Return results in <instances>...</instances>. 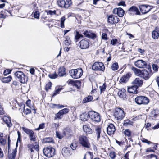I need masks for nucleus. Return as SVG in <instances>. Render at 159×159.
<instances>
[{"mask_svg": "<svg viewBox=\"0 0 159 159\" xmlns=\"http://www.w3.org/2000/svg\"><path fill=\"white\" fill-rule=\"evenodd\" d=\"M152 68L153 70L155 71H157L158 70V66L155 64H153L152 65Z\"/></svg>", "mask_w": 159, "mask_h": 159, "instance_id": "nucleus-60", "label": "nucleus"}, {"mask_svg": "<svg viewBox=\"0 0 159 159\" xmlns=\"http://www.w3.org/2000/svg\"><path fill=\"white\" fill-rule=\"evenodd\" d=\"M27 147L30 150L31 152H34L33 149H35L37 151L39 150L38 143L37 142H35L34 144H29L28 145Z\"/></svg>", "mask_w": 159, "mask_h": 159, "instance_id": "nucleus-19", "label": "nucleus"}, {"mask_svg": "<svg viewBox=\"0 0 159 159\" xmlns=\"http://www.w3.org/2000/svg\"><path fill=\"white\" fill-rule=\"evenodd\" d=\"M118 65L117 63H115L113 64L111 67V69L112 70L115 71L118 68Z\"/></svg>", "mask_w": 159, "mask_h": 159, "instance_id": "nucleus-44", "label": "nucleus"}, {"mask_svg": "<svg viewBox=\"0 0 159 159\" xmlns=\"http://www.w3.org/2000/svg\"><path fill=\"white\" fill-rule=\"evenodd\" d=\"M106 88V85L105 83H104L102 86H99V89L100 90V93H101L102 92L105 91Z\"/></svg>", "mask_w": 159, "mask_h": 159, "instance_id": "nucleus-42", "label": "nucleus"}, {"mask_svg": "<svg viewBox=\"0 0 159 159\" xmlns=\"http://www.w3.org/2000/svg\"><path fill=\"white\" fill-rule=\"evenodd\" d=\"M59 126V123H54L52 124V127L53 128H57Z\"/></svg>", "mask_w": 159, "mask_h": 159, "instance_id": "nucleus-55", "label": "nucleus"}, {"mask_svg": "<svg viewBox=\"0 0 159 159\" xmlns=\"http://www.w3.org/2000/svg\"><path fill=\"white\" fill-rule=\"evenodd\" d=\"M113 13L115 14H117L120 17H122L124 14V11L121 8H115L113 11Z\"/></svg>", "mask_w": 159, "mask_h": 159, "instance_id": "nucleus-16", "label": "nucleus"}, {"mask_svg": "<svg viewBox=\"0 0 159 159\" xmlns=\"http://www.w3.org/2000/svg\"><path fill=\"white\" fill-rule=\"evenodd\" d=\"M11 70L9 69H7L4 71L3 74L4 76H6L7 75L9 74L11 72Z\"/></svg>", "mask_w": 159, "mask_h": 159, "instance_id": "nucleus-56", "label": "nucleus"}, {"mask_svg": "<svg viewBox=\"0 0 159 159\" xmlns=\"http://www.w3.org/2000/svg\"><path fill=\"white\" fill-rule=\"evenodd\" d=\"M57 2L59 6L65 8H68L72 4L71 0H58Z\"/></svg>", "mask_w": 159, "mask_h": 159, "instance_id": "nucleus-10", "label": "nucleus"}, {"mask_svg": "<svg viewBox=\"0 0 159 159\" xmlns=\"http://www.w3.org/2000/svg\"><path fill=\"white\" fill-rule=\"evenodd\" d=\"M63 115L64 114H65L67 113L69 111V109L67 108H65L62 110H60L59 111Z\"/></svg>", "mask_w": 159, "mask_h": 159, "instance_id": "nucleus-47", "label": "nucleus"}, {"mask_svg": "<svg viewBox=\"0 0 159 159\" xmlns=\"http://www.w3.org/2000/svg\"><path fill=\"white\" fill-rule=\"evenodd\" d=\"M105 68L104 65L101 62H95L92 66V69L96 71H103L104 70Z\"/></svg>", "mask_w": 159, "mask_h": 159, "instance_id": "nucleus-9", "label": "nucleus"}, {"mask_svg": "<svg viewBox=\"0 0 159 159\" xmlns=\"http://www.w3.org/2000/svg\"><path fill=\"white\" fill-rule=\"evenodd\" d=\"M16 149H14L13 150L12 153L9 154L8 155V157L9 159H14L16 155Z\"/></svg>", "mask_w": 159, "mask_h": 159, "instance_id": "nucleus-33", "label": "nucleus"}, {"mask_svg": "<svg viewBox=\"0 0 159 159\" xmlns=\"http://www.w3.org/2000/svg\"><path fill=\"white\" fill-rule=\"evenodd\" d=\"M65 20V17L63 16L61 18V27L62 28L64 27V22Z\"/></svg>", "mask_w": 159, "mask_h": 159, "instance_id": "nucleus-49", "label": "nucleus"}, {"mask_svg": "<svg viewBox=\"0 0 159 159\" xmlns=\"http://www.w3.org/2000/svg\"><path fill=\"white\" fill-rule=\"evenodd\" d=\"M133 124V122L127 120L124 121L123 125L125 126H127L129 125H132Z\"/></svg>", "mask_w": 159, "mask_h": 159, "instance_id": "nucleus-43", "label": "nucleus"}, {"mask_svg": "<svg viewBox=\"0 0 159 159\" xmlns=\"http://www.w3.org/2000/svg\"><path fill=\"white\" fill-rule=\"evenodd\" d=\"M70 146L72 149L73 150H74L76 149L77 145L76 143H72L70 145Z\"/></svg>", "mask_w": 159, "mask_h": 159, "instance_id": "nucleus-52", "label": "nucleus"}, {"mask_svg": "<svg viewBox=\"0 0 159 159\" xmlns=\"http://www.w3.org/2000/svg\"><path fill=\"white\" fill-rule=\"evenodd\" d=\"M63 115L64 114H65L67 113L69 111V109L67 108H65L62 110H60L59 111Z\"/></svg>", "mask_w": 159, "mask_h": 159, "instance_id": "nucleus-48", "label": "nucleus"}, {"mask_svg": "<svg viewBox=\"0 0 159 159\" xmlns=\"http://www.w3.org/2000/svg\"><path fill=\"white\" fill-rule=\"evenodd\" d=\"M83 130L87 134H91L93 133L92 129L87 125H84L83 126Z\"/></svg>", "mask_w": 159, "mask_h": 159, "instance_id": "nucleus-26", "label": "nucleus"}, {"mask_svg": "<svg viewBox=\"0 0 159 159\" xmlns=\"http://www.w3.org/2000/svg\"><path fill=\"white\" fill-rule=\"evenodd\" d=\"M130 14L136 15H140V13L138 8L135 6H132L128 10Z\"/></svg>", "mask_w": 159, "mask_h": 159, "instance_id": "nucleus-17", "label": "nucleus"}, {"mask_svg": "<svg viewBox=\"0 0 159 159\" xmlns=\"http://www.w3.org/2000/svg\"><path fill=\"white\" fill-rule=\"evenodd\" d=\"M119 21V18L116 16L111 15H109L108 17V21L111 24L117 23Z\"/></svg>", "mask_w": 159, "mask_h": 159, "instance_id": "nucleus-13", "label": "nucleus"}, {"mask_svg": "<svg viewBox=\"0 0 159 159\" xmlns=\"http://www.w3.org/2000/svg\"><path fill=\"white\" fill-rule=\"evenodd\" d=\"M63 115L61 113L60 111H59L58 113L55 114L54 119L55 120H60L63 117Z\"/></svg>", "mask_w": 159, "mask_h": 159, "instance_id": "nucleus-35", "label": "nucleus"}, {"mask_svg": "<svg viewBox=\"0 0 159 159\" xmlns=\"http://www.w3.org/2000/svg\"><path fill=\"white\" fill-rule=\"evenodd\" d=\"M56 11L55 10L52 11L50 10H46V11L44 12V14H45L46 13L47 15H53L56 14Z\"/></svg>", "mask_w": 159, "mask_h": 159, "instance_id": "nucleus-38", "label": "nucleus"}, {"mask_svg": "<svg viewBox=\"0 0 159 159\" xmlns=\"http://www.w3.org/2000/svg\"><path fill=\"white\" fill-rule=\"evenodd\" d=\"M4 111L3 108L2 107L1 103H0V115H3L4 114Z\"/></svg>", "mask_w": 159, "mask_h": 159, "instance_id": "nucleus-62", "label": "nucleus"}, {"mask_svg": "<svg viewBox=\"0 0 159 159\" xmlns=\"http://www.w3.org/2000/svg\"><path fill=\"white\" fill-rule=\"evenodd\" d=\"M48 76L51 79H54L57 77V74L56 72H54L53 73L50 74L48 75Z\"/></svg>", "mask_w": 159, "mask_h": 159, "instance_id": "nucleus-45", "label": "nucleus"}, {"mask_svg": "<svg viewBox=\"0 0 159 159\" xmlns=\"http://www.w3.org/2000/svg\"><path fill=\"white\" fill-rule=\"evenodd\" d=\"M43 141L44 142L46 143H53V140L51 137H46L44 139Z\"/></svg>", "mask_w": 159, "mask_h": 159, "instance_id": "nucleus-40", "label": "nucleus"}, {"mask_svg": "<svg viewBox=\"0 0 159 159\" xmlns=\"http://www.w3.org/2000/svg\"><path fill=\"white\" fill-rule=\"evenodd\" d=\"M79 143L82 146L87 148H89L90 144L89 140L84 135L80 136L79 139Z\"/></svg>", "mask_w": 159, "mask_h": 159, "instance_id": "nucleus-6", "label": "nucleus"}, {"mask_svg": "<svg viewBox=\"0 0 159 159\" xmlns=\"http://www.w3.org/2000/svg\"><path fill=\"white\" fill-rule=\"evenodd\" d=\"M84 35L86 37L92 39H94L96 37V35L94 33H92L89 30H86L83 33Z\"/></svg>", "mask_w": 159, "mask_h": 159, "instance_id": "nucleus-15", "label": "nucleus"}, {"mask_svg": "<svg viewBox=\"0 0 159 159\" xmlns=\"http://www.w3.org/2000/svg\"><path fill=\"white\" fill-rule=\"evenodd\" d=\"M143 81L142 80L140 79L139 78H136L132 82L133 84L135 86H141L143 84Z\"/></svg>", "mask_w": 159, "mask_h": 159, "instance_id": "nucleus-24", "label": "nucleus"}, {"mask_svg": "<svg viewBox=\"0 0 159 159\" xmlns=\"http://www.w3.org/2000/svg\"><path fill=\"white\" fill-rule=\"evenodd\" d=\"M152 75V72L150 70L148 71L144 69L142 70L140 77L145 80L148 79Z\"/></svg>", "mask_w": 159, "mask_h": 159, "instance_id": "nucleus-12", "label": "nucleus"}, {"mask_svg": "<svg viewBox=\"0 0 159 159\" xmlns=\"http://www.w3.org/2000/svg\"><path fill=\"white\" fill-rule=\"evenodd\" d=\"M52 86V83L51 82H48L46 84L45 87V89L46 91H48L49 89H51Z\"/></svg>", "mask_w": 159, "mask_h": 159, "instance_id": "nucleus-50", "label": "nucleus"}, {"mask_svg": "<svg viewBox=\"0 0 159 159\" xmlns=\"http://www.w3.org/2000/svg\"><path fill=\"white\" fill-rule=\"evenodd\" d=\"M135 102L138 105H146L149 103V99L145 96H138L135 99Z\"/></svg>", "mask_w": 159, "mask_h": 159, "instance_id": "nucleus-5", "label": "nucleus"}, {"mask_svg": "<svg viewBox=\"0 0 159 159\" xmlns=\"http://www.w3.org/2000/svg\"><path fill=\"white\" fill-rule=\"evenodd\" d=\"M93 98L91 96H89L85 98L83 100V103H85L91 102Z\"/></svg>", "mask_w": 159, "mask_h": 159, "instance_id": "nucleus-34", "label": "nucleus"}, {"mask_svg": "<svg viewBox=\"0 0 159 159\" xmlns=\"http://www.w3.org/2000/svg\"><path fill=\"white\" fill-rule=\"evenodd\" d=\"M44 128V124L43 123L41 124H40L39 127L35 129L36 130H39L40 129H42Z\"/></svg>", "mask_w": 159, "mask_h": 159, "instance_id": "nucleus-53", "label": "nucleus"}, {"mask_svg": "<svg viewBox=\"0 0 159 159\" xmlns=\"http://www.w3.org/2000/svg\"><path fill=\"white\" fill-rule=\"evenodd\" d=\"M125 136L130 137L131 135V132L129 129H126L124 131Z\"/></svg>", "mask_w": 159, "mask_h": 159, "instance_id": "nucleus-41", "label": "nucleus"}, {"mask_svg": "<svg viewBox=\"0 0 159 159\" xmlns=\"http://www.w3.org/2000/svg\"><path fill=\"white\" fill-rule=\"evenodd\" d=\"M33 13L34 16L35 18L36 19L39 18L40 13L38 11H35L34 12L33 11Z\"/></svg>", "mask_w": 159, "mask_h": 159, "instance_id": "nucleus-46", "label": "nucleus"}, {"mask_svg": "<svg viewBox=\"0 0 159 159\" xmlns=\"http://www.w3.org/2000/svg\"><path fill=\"white\" fill-rule=\"evenodd\" d=\"M56 135L59 139H61L63 138V136L61 135L60 133L57 131L56 132Z\"/></svg>", "mask_w": 159, "mask_h": 159, "instance_id": "nucleus-59", "label": "nucleus"}, {"mask_svg": "<svg viewBox=\"0 0 159 159\" xmlns=\"http://www.w3.org/2000/svg\"><path fill=\"white\" fill-rule=\"evenodd\" d=\"M71 40H64V43L66 46H69L71 44Z\"/></svg>", "mask_w": 159, "mask_h": 159, "instance_id": "nucleus-58", "label": "nucleus"}, {"mask_svg": "<svg viewBox=\"0 0 159 159\" xmlns=\"http://www.w3.org/2000/svg\"><path fill=\"white\" fill-rule=\"evenodd\" d=\"M89 118L95 122H98L100 121V116L99 114L94 111H90L89 112Z\"/></svg>", "mask_w": 159, "mask_h": 159, "instance_id": "nucleus-4", "label": "nucleus"}, {"mask_svg": "<svg viewBox=\"0 0 159 159\" xmlns=\"http://www.w3.org/2000/svg\"><path fill=\"white\" fill-rule=\"evenodd\" d=\"M152 36L154 39H157L159 37V33L157 31H153L152 33Z\"/></svg>", "mask_w": 159, "mask_h": 159, "instance_id": "nucleus-37", "label": "nucleus"}, {"mask_svg": "<svg viewBox=\"0 0 159 159\" xmlns=\"http://www.w3.org/2000/svg\"><path fill=\"white\" fill-rule=\"evenodd\" d=\"M139 8L141 12L145 14L151 10V7L147 5H142L139 6Z\"/></svg>", "mask_w": 159, "mask_h": 159, "instance_id": "nucleus-14", "label": "nucleus"}, {"mask_svg": "<svg viewBox=\"0 0 159 159\" xmlns=\"http://www.w3.org/2000/svg\"><path fill=\"white\" fill-rule=\"evenodd\" d=\"M114 115L117 120H122L125 116L124 112L120 108H116Z\"/></svg>", "mask_w": 159, "mask_h": 159, "instance_id": "nucleus-8", "label": "nucleus"}, {"mask_svg": "<svg viewBox=\"0 0 159 159\" xmlns=\"http://www.w3.org/2000/svg\"><path fill=\"white\" fill-rule=\"evenodd\" d=\"M132 70L136 75L140 77L142 70H140L134 67H132Z\"/></svg>", "mask_w": 159, "mask_h": 159, "instance_id": "nucleus-30", "label": "nucleus"}, {"mask_svg": "<svg viewBox=\"0 0 159 159\" xmlns=\"http://www.w3.org/2000/svg\"><path fill=\"white\" fill-rule=\"evenodd\" d=\"M141 141L143 143H147L148 144H149L151 143H152L151 142L148 141V140L144 138L142 139H141Z\"/></svg>", "mask_w": 159, "mask_h": 159, "instance_id": "nucleus-54", "label": "nucleus"}, {"mask_svg": "<svg viewBox=\"0 0 159 159\" xmlns=\"http://www.w3.org/2000/svg\"><path fill=\"white\" fill-rule=\"evenodd\" d=\"M12 79L11 76H9L7 77H4L1 78L0 79L1 81L4 83H8L10 82Z\"/></svg>", "mask_w": 159, "mask_h": 159, "instance_id": "nucleus-31", "label": "nucleus"}, {"mask_svg": "<svg viewBox=\"0 0 159 159\" xmlns=\"http://www.w3.org/2000/svg\"><path fill=\"white\" fill-rule=\"evenodd\" d=\"M115 130V127L113 124H110L109 125L107 128V132L108 135H111L113 134Z\"/></svg>", "mask_w": 159, "mask_h": 159, "instance_id": "nucleus-18", "label": "nucleus"}, {"mask_svg": "<svg viewBox=\"0 0 159 159\" xmlns=\"http://www.w3.org/2000/svg\"><path fill=\"white\" fill-rule=\"evenodd\" d=\"M138 88V87L137 86L134 85L133 86L128 88V92L131 93L136 94L137 93V89Z\"/></svg>", "mask_w": 159, "mask_h": 159, "instance_id": "nucleus-23", "label": "nucleus"}, {"mask_svg": "<svg viewBox=\"0 0 159 159\" xmlns=\"http://www.w3.org/2000/svg\"><path fill=\"white\" fill-rule=\"evenodd\" d=\"M69 83L78 89H79L80 88L81 84V82L80 81L76 80V81H74L72 80L70 81Z\"/></svg>", "mask_w": 159, "mask_h": 159, "instance_id": "nucleus-25", "label": "nucleus"}, {"mask_svg": "<svg viewBox=\"0 0 159 159\" xmlns=\"http://www.w3.org/2000/svg\"><path fill=\"white\" fill-rule=\"evenodd\" d=\"M107 34L106 33H104L102 34V39L106 40L107 39Z\"/></svg>", "mask_w": 159, "mask_h": 159, "instance_id": "nucleus-61", "label": "nucleus"}, {"mask_svg": "<svg viewBox=\"0 0 159 159\" xmlns=\"http://www.w3.org/2000/svg\"><path fill=\"white\" fill-rule=\"evenodd\" d=\"M131 74L130 72H128L121 78L120 82H121L126 83L129 80V78L131 76Z\"/></svg>", "mask_w": 159, "mask_h": 159, "instance_id": "nucleus-21", "label": "nucleus"}, {"mask_svg": "<svg viewBox=\"0 0 159 159\" xmlns=\"http://www.w3.org/2000/svg\"><path fill=\"white\" fill-rule=\"evenodd\" d=\"M89 46V42L87 40H81L79 43V46L81 49H86Z\"/></svg>", "mask_w": 159, "mask_h": 159, "instance_id": "nucleus-20", "label": "nucleus"}, {"mask_svg": "<svg viewBox=\"0 0 159 159\" xmlns=\"http://www.w3.org/2000/svg\"><path fill=\"white\" fill-rule=\"evenodd\" d=\"M66 74V69L63 67H61L58 70V75L59 76L62 77Z\"/></svg>", "mask_w": 159, "mask_h": 159, "instance_id": "nucleus-28", "label": "nucleus"}, {"mask_svg": "<svg viewBox=\"0 0 159 159\" xmlns=\"http://www.w3.org/2000/svg\"><path fill=\"white\" fill-rule=\"evenodd\" d=\"M83 37V35L82 34H80L79 32L77 31L75 32V37L76 40H78L82 38Z\"/></svg>", "mask_w": 159, "mask_h": 159, "instance_id": "nucleus-39", "label": "nucleus"}, {"mask_svg": "<svg viewBox=\"0 0 159 159\" xmlns=\"http://www.w3.org/2000/svg\"><path fill=\"white\" fill-rule=\"evenodd\" d=\"M14 75L15 77L21 83H25L28 81V77L21 71H17L15 73Z\"/></svg>", "mask_w": 159, "mask_h": 159, "instance_id": "nucleus-2", "label": "nucleus"}, {"mask_svg": "<svg viewBox=\"0 0 159 159\" xmlns=\"http://www.w3.org/2000/svg\"><path fill=\"white\" fill-rule=\"evenodd\" d=\"M55 149L51 147L44 148L43 149V152L45 155L48 157H52L55 153Z\"/></svg>", "mask_w": 159, "mask_h": 159, "instance_id": "nucleus-7", "label": "nucleus"}, {"mask_svg": "<svg viewBox=\"0 0 159 159\" xmlns=\"http://www.w3.org/2000/svg\"><path fill=\"white\" fill-rule=\"evenodd\" d=\"M70 151L69 149L66 147H64L63 148L62 150V153L63 155L66 156L70 154Z\"/></svg>", "mask_w": 159, "mask_h": 159, "instance_id": "nucleus-36", "label": "nucleus"}, {"mask_svg": "<svg viewBox=\"0 0 159 159\" xmlns=\"http://www.w3.org/2000/svg\"><path fill=\"white\" fill-rule=\"evenodd\" d=\"M118 40H111V44L113 45H115L118 43Z\"/></svg>", "mask_w": 159, "mask_h": 159, "instance_id": "nucleus-64", "label": "nucleus"}, {"mask_svg": "<svg viewBox=\"0 0 159 159\" xmlns=\"http://www.w3.org/2000/svg\"><path fill=\"white\" fill-rule=\"evenodd\" d=\"M118 95L120 98L124 99L126 96V90L124 89H121L118 91Z\"/></svg>", "mask_w": 159, "mask_h": 159, "instance_id": "nucleus-22", "label": "nucleus"}, {"mask_svg": "<svg viewBox=\"0 0 159 159\" xmlns=\"http://www.w3.org/2000/svg\"><path fill=\"white\" fill-rule=\"evenodd\" d=\"M80 119L83 121H85L87 120L88 118L89 117V113H83L80 115Z\"/></svg>", "mask_w": 159, "mask_h": 159, "instance_id": "nucleus-29", "label": "nucleus"}, {"mask_svg": "<svg viewBox=\"0 0 159 159\" xmlns=\"http://www.w3.org/2000/svg\"><path fill=\"white\" fill-rule=\"evenodd\" d=\"M69 73L73 78L77 79L81 76L83 75V71L81 68H77L70 70Z\"/></svg>", "mask_w": 159, "mask_h": 159, "instance_id": "nucleus-1", "label": "nucleus"}, {"mask_svg": "<svg viewBox=\"0 0 159 159\" xmlns=\"http://www.w3.org/2000/svg\"><path fill=\"white\" fill-rule=\"evenodd\" d=\"M3 120L8 127H10L12 125L10 118L7 116H4L3 118Z\"/></svg>", "mask_w": 159, "mask_h": 159, "instance_id": "nucleus-27", "label": "nucleus"}, {"mask_svg": "<svg viewBox=\"0 0 159 159\" xmlns=\"http://www.w3.org/2000/svg\"><path fill=\"white\" fill-rule=\"evenodd\" d=\"M17 134H18V139L17 140L16 144L18 142H20L21 138V135L20 133V132L19 131H17Z\"/></svg>", "mask_w": 159, "mask_h": 159, "instance_id": "nucleus-51", "label": "nucleus"}, {"mask_svg": "<svg viewBox=\"0 0 159 159\" xmlns=\"http://www.w3.org/2000/svg\"><path fill=\"white\" fill-rule=\"evenodd\" d=\"M110 156L112 159H114L115 157V153L114 152H111L110 153Z\"/></svg>", "mask_w": 159, "mask_h": 159, "instance_id": "nucleus-57", "label": "nucleus"}, {"mask_svg": "<svg viewBox=\"0 0 159 159\" xmlns=\"http://www.w3.org/2000/svg\"><path fill=\"white\" fill-rule=\"evenodd\" d=\"M62 89V88H59L58 89H57L55 91V93H54V95H56L59 92L61 91Z\"/></svg>", "mask_w": 159, "mask_h": 159, "instance_id": "nucleus-63", "label": "nucleus"}, {"mask_svg": "<svg viewBox=\"0 0 159 159\" xmlns=\"http://www.w3.org/2000/svg\"><path fill=\"white\" fill-rule=\"evenodd\" d=\"M95 133L97 135V140H98L100 138L101 133V128L99 127H97L95 130Z\"/></svg>", "mask_w": 159, "mask_h": 159, "instance_id": "nucleus-32", "label": "nucleus"}, {"mask_svg": "<svg viewBox=\"0 0 159 159\" xmlns=\"http://www.w3.org/2000/svg\"><path fill=\"white\" fill-rule=\"evenodd\" d=\"M135 66L139 68H144L147 67V64L146 61L142 60H138L134 63Z\"/></svg>", "mask_w": 159, "mask_h": 159, "instance_id": "nucleus-11", "label": "nucleus"}, {"mask_svg": "<svg viewBox=\"0 0 159 159\" xmlns=\"http://www.w3.org/2000/svg\"><path fill=\"white\" fill-rule=\"evenodd\" d=\"M22 129L25 133L29 135V139L31 141L36 142L37 136L32 130L24 127H22Z\"/></svg>", "mask_w": 159, "mask_h": 159, "instance_id": "nucleus-3", "label": "nucleus"}]
</instances>
